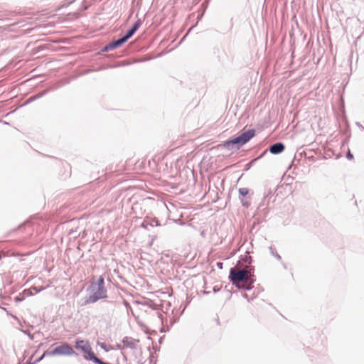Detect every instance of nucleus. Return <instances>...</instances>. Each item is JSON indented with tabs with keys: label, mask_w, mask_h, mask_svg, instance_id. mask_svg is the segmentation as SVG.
Here are the masks:
<instances>
[{
	"label": "nucleus",
	"mask_w": 364,
	"mask_h": 364,
	"mask_svg": "<svg viewBox=\"0 0 364 364\" xmlns=\"http://www.w3.org/2000/svg\"><path fill=\"white\" fill-rule=\"evenodd\" d=\"M250 272L247 269H236L231 268L230 271L229 278L233 284L247 281L250 277Z\"/></svg>",
	"instance_id": "nucleus-1"
},
{
	"label": "nucleus",
	"mask_w": 364,
	"mask_h": 364,
	"mask_svg": "<svg viewBox=\"0 0 364 364\" xmlns=\"http://www.w3.org/2000/svg\"><path fill=\"white\" fill-rule=\"evenodd\" d=\"M255 135L254 130H249L240 134L239 136L229 141L227 144L243 145Z\"/></svg>",
	"instance_id": "nucleus-4"
},
{
	"label": "nucleus",
	"mask_w": 364,
	"mask_h": 364,
	"mask_svg": "<svg viewBox=\"0 0 364 364\" xmlns=\"http://www.w3.org/2000/svg\"><path fill=\"white\" fill-rule=\"evenodd\" d=\"M75 348L81 350L83 353H85L87 351H90L91 346L87 341L81 340L76 341Z\"/></svg>",
	"instance_id": "nucleus-5"
},
{
	"label": "nucleus",
	"mask_w": 364,
	"mask_h": 364,
	"mask_svg": "<svg viewBox=\"0 0 364 364\" xmlns=\"http://www.w3.org/2000/svg\"><path fill=\"white\" fill-rule=\"evenodd\" d=\"M85 353V358L87 360H90L94 362L95 360L97 358L95 353L92 350V348H90V351H87Z\"/></svg>",
	"instance_id": "nucleus-8"
},
{
	"label": "nucleus",
	"mask_w": 364,
	"mask_h": 364,
	"mask_svg": "<svg viewBox=\"0 0 364 364\" xmlns=\"http://www.w3.org/2000/svg\"><path fill=\"white\" fill-rule=\"evenodd\" d=\"M239 193L241 196H245L248 194L249 190L247 188H240L239 189Z\"/></svg>",
	"instance_id": "nucleus-9"
},
{
	"label": "nucleus",
	"mask_w": 364,
	"mask_h": 364,
	"mask_svg": "<svg viewBox=\"0 0 364 364\" xmlns=\"http://www.w3.org/2000/svg\"><path fill=\"white\" fill-rule=\"evenodd\" d=\"M141 25V21L140 19H138L134 25L133 26V27L129 30L128 31V32L127 33L126 36H124L123 38H120V39H118L115 41H113L110 45V48H117V47H119L120 46H122L123 43H124L129 38H131L134 33L136 32V31L140 27V26Z\"/></svg>",
	"instance_id": "nucleus-3"
},
{
	"label": "nucleus",
	"mask_w": 364,
	"mask_h": 364,
	"mask_svg": "<svg viewBox=\"0 0 364 364\" xmlns=\"http://www.w3.org/2000/svg\"><path fill=\"white\" fill-rule=\"evenodd\" d=\"M98 287H104V278L100 277L97 281Z\"/></svg>",
	"instance_id": "nucleus-10"
},
{
	"label": "nucleus",
	"mask_w": 364,
	"mask_h": 364,
	"mask_svg": "<svg viewBox=\"0 0 364 364\" xmlns=\"http://www.w3.org/2000/svg\"><path fill=\"white\" fill-rule=\"evenodd\" d=\"M96 299L106 297V290L104 287H98V290L95 293Z\"/></svg>",
	"instance_id": "nucleus-7"
},
{
	"label": "nucleus",
	"mask_w": 364,
	"mask_h": 364,
	"mask_svg": "<svg viewBox=\"0 0 364 364\" xmlns=\"http://www.w3.org/2000/svg\"><path fill=\"white\" fill-rule=\"evenodd\" d=\"M75 353L73 348L66 343L61 344L59 346L55 347L50 352H45L43 356L48 355H72Z\"/></svg>",
	"instance_id": "nucleus-2"
},
{
	"label": "nucleus",
	"mask_w": 364,
	"mask_h": 364,
	"mask_svg": "<svg viewBox=\"0 0 364 364\" xmlns=\"http://www.w3.org/2000/svg\"><path fill=\"white\" fill-rule=\"evenodd\" d=\"M347 158L350 160H352L353 159V156L351 154L350 151L349 150L347 154Z\"/></svg>",
	"instance_id": "nucleus-11"
},
{
	"label": "nucleus",
	"mask_w": 364,
	"mask_h": 364,
	"mask_svg": "<svg viewBox=\"0 0 364 364\" xmlns=\"http://www.w3.org/2000/svg\"><path fill=\"white\" fill-rule=\"evenodd\" d=\"M284 150V146L282 143H277L270 146L269 151L273 154H278Z\"/></svg>",
	"instance_id": "nucleus-6"
}]
</instances>
